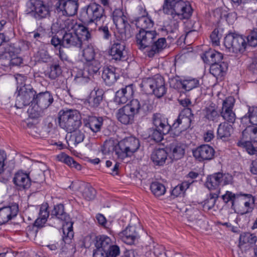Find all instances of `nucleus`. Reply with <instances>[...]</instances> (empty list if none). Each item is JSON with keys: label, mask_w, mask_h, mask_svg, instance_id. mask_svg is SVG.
<instances>
[{"label": "nucleus", "mask_w": 257, "mask_h": 257, "mask_svg": "<svg viewBox=\"0 0 257 257\" xmlns=\"http://www.w3.org/2000/svg\"><path fill=\"white\" fill-rule=\"evenodd\" d=\"M63 30L62 46L65 48L76 47L80 48L91 38L88 28L78 24L72 19L67 18L59 20L51 26L53 33Z\"/></svg>", "instance_id": "obj_1"}, {"label": "nucleus", "mask_w": 257, "mask_h": 257, "mask_svg": "<svg viewBox=\"0 0 257 257\" xmlns=\"http://www.w3.org/2000/svg\"><path fill=\"white\" fill-rule=\"evenodd\" d=\"M153 108L147 96L140 99H134L118 110L117 118L121 123L128 124L133 122L135 115H146Z\"/></svg>", "instance_id": "obj_2"}, {"label": "nucleus", "mask_w": 257, "mask_h": 257, "mask_svg": "<svg viewBox=\"0 0 257 257\" xmlns=\"http://www.w3.org/2000/svg\"><path fill=\"white\" fill-rule=\"evenodd\" d=\"M155 31L139 30L136 35V42L140 50L147 49L148 57H153L159 54L166 46L165 38H158Z\"/></svg>", "instance_id": "obj_3"}, {"label": "nucleus", "mask_w": 257, "mask_h": 257, "mask_svg": "<svg viewBox=\"0 0 257 257\" xmlns=\"http://www.w3.org/2000/svg\"><path fill=\"white\" fill-rule=\"evenodd\" d=\"M162 8L163 13L175 21L189 19L193 12L190 3L183 0H164Z\"/></svg>", "instance_id": "obj_4"}, {"label": "nucleus", "mask_w": 257, "mask_h": 257, "mask_svg": "<svg viewBox=\"0 0 257 257\" xmlns=\"http://www.w3.org/2000/svg\"><path fill=\"white\" fill-rule=\"evenodd\" d=\"M19 47L15 44H5L0 48V66L6 71H9L14 66H20L23 59L18 56Z\"/></svg>", "instance_id": "obj_5"}, {"label": "nucleus", "mask_w": 257, "mask_h": 257, "mask_svg": "<svg viewBox=\"0 0 257 257\" xmlns=\"http://www.w3.org/2000/svg\"><path fill=\"white\" fill-rule=\"evenodd\" d=\"M140 86L145 93L154 94L157 98L162 97L167 92L165 80L159 74L143 79Z\"/></svg>", "instance_id": "obj_6"}, {"label": "nucleus", "mask_w": 257, "mask_h": 257, "mask_svg": "<svg viewBox=\"0 0 257 257\" xmlns=\"http://www.w3.org/2000/svg\"><path fill=\"white\" fill-rule=\"evenodd\" d=\"M59 113V125L68 133L77 130L81 125V117L77 110L68 109Z\"/></svg>", "instance_id": "obj_7"}, {"label": "nucleus", "mask_w": 257, "mask_h": 257, "mask_svg": "<svg viewBox=\"0 0 257 257\" xmlns=\"http://www.w3.org/2000/svg\"><path fill=\"white\" fill-rule=\"evenodd\" d=\"M54 101L52 93L48 91L36 94L34 98V107L28 109L29 116L32 118L41 116V110L47 108Z\"/></svg>", "instance_id": "obj_8"}, {"label": "nucleus", "mask_w": 257, "mask_h": 257, "mask_svg": "<svg viewBox=\"0 0 257 257\" xmlns=\"http://www.w3.org/2000/svg\"><path fill=\"white\" fill-rule=\"evenodd\" d=\"M105 18L104 9L95 3H90L81 9L80 11V18L84 23H92Z\"/></svg>", "instance_id": "obj_9"}, {"label": "nucleus", "mask_w": 257, "mask_h": 257, "mask_svg": "<svg viewBox=\"0 0 257 257\" xmlns=\"http://www.w3.org/2000/svg\"><path fill=\"white\" fill-rule=\"evenodd\" d=\"M140 147L139 140L134 137H130L118 142L116 156L121 160L132 156Z\"/></svg>", "instance_id": "obj_10"}, {"label": "nucleus", "mask_w": 257, "mask_h": 257, "mask_svg": "<svg viewBox=\"0 0 257 257\" xmlns=\"http://www.w3.org/2000/svg\"><path fill=\"white\" fill-rule=\"evenodd\" d=\"M18 94L15 106L17 108H22L31 103L34 105L36 92L30 85H24L17 87Z\"/></svg>", "instance_id": "obj_11"}, {"label": "nucleus", "mask_w": 257, "mask_h": 257, "mask_svg": "<svg viewBox=\"0 0 257 257\" xmlns=\"http://www.w3.org/2000/svg\"><path fill=\"white\" fill-rule=\"evenodd\" d=\"M101 67V63L97 59L86 62L83 69L77 70L74 79L78 83L87 82L91 76L98 73H99Z\"/></svg>", "instance_id": "obj_12"}, {"label": "nucleus", "mask_w": 257, "mask_h": 257, "mask_svg": "<svg viewBox=\"0 0 257 257\" xmlns=\"http://www.w3.org/2000/svg\"><path fill=\"white\" fill-rule=\"evenodd\" d=\"M224 45L229 51L237 53L244 52L247 42L245 38L242 35L229 33L224 38Z\"/></svg>", "instance_id": "obj_13"}, {"label": "nucleus", "mask_w": 257, "mask_h": 257, "mask_svg": "<svg viewBox=\"0 0 257 257\" xmlns=\"http://www.w3.org/2000/svg\"><path fill=\"white\" fill-rule=\"evenodd\" d=\"M232 179L229 174L218 172L208 176L205 185L209 190H215V192H217V191H220V186L231 184Z\"/></svg>", "instance_id": "obj_14"}, {"label": "nucleus", "mask_w": 257, "mask_h": 257, "mask_svg": "<svg viewBox=\"0 0 257 257\" xmlns=\"http://www.w3.org/2000/svg\"><path fill=\"white\" fill-rule=\"evenodd\" d=\"M193 118L194 115L191 109L189 107L184 108L172 124V129L180 127L179 132L185 131L190 126Z\"/></svg>", "instance_id": "obj_15"}, {"label": "nucleus", "mask_w": 257, "mask_h": 257, "mask_svg": "<svg viewBox=\"0 0 257 257\" xmlns=\"http://www.w3.org/2000/svg\"><path fill=\"white\" fill-rule=\"evenodd\" d=\"M95 248L93 251V257H106V251L111 244V238L105 235H98L94 239Z\"/></svg>", "instance_id": "obj_16"}, {"label": "nucleus", "mask_w": 257, "mask_h": 257, "mask_svg": "<svg viewBox=\"0 0 257 257\" xmlns=\"http://www.w3.org/2000/svg\"><path fill=\"white\" fill-rule=\"evenodd\" d=\"M235 99L233 96H228L223 100L222 108L220 112V117L230 123H234L236 119V115L233 111Z\"/></svg>", "instance_id": "obj_17"}, {"label": "nucleus", "mask_w": 257, "mask_h": 257, "mask_svg": "<svg viewBox=\"0 0 257 257\" xmlns=\"http://www.w3.org/2000/svg\"><path fill=\"white\" fill-rule=\"evenodd\" d=\"M31 5L33 9L34 16L37 20L48 18L50 16L51 7L50 4L45 1L35 0Z\"/></svg>", "instance_id": "obj_18"}, {"label": "nucleus", "mask_w": 257, "mask_h": 257, "mask_svg": "<svg viewBox=\"0 0 257 257\" xmlns=\"http://www.w3.org/2000/svg\"><path fill=\"white\" fill-rule=\"evenodd\" d=\"M125 45L124 42L115 41L111 45L108 53L111 59L115 61H120L125 60L126 52Z\"/></svg>", "instance_id": "obj_19"}, {"label": "nucleus", "mask_w": 257, "mask_h": 257, "mask_svg": "<svg viewBox=\"0 0 257 257\" xmlns=\"http://www.w3.org/2000/svg\"><path fill=\"white\" fill-rule=\"evenodd\" d=\"M118 236L123 242L130 245L135 244L140 237L136 227L132 225H127L124 230L119 232Z\"/></svg>", "instance_id": "obj_20"}, {"label": "nucleus", "mask_w": 257, "mask_h": 257, "mask_svg": "<svg viewBox=\"0 0 257 257\" xmlns=\"http://www.w3.org/2000/svg\"><path fill=\"white\" fill-rule=\"evenodd\" d=\"M214 150L208 145H202L193 151L194 157L199 161L210 160L214 155Z\"/></svg>", "instance_id": "obj_21"}, {"label": "nucleus", "mask_w": 257, "mask_h": 257, "mask_svg": "<svg viewBox=\"0 0 257 257\" xmlns=\"http://www.w3.org/2000/svg\"><path fill=\"white\" fill-rule=\"evenodd\" d=\"M58 8L63 15L74 16L77 12L78 3L77 0H58Z\"/></svg>", "instance_id": "obj_22"}, {"label": "nucleus", "mask_w": 257, "mask_h": 257, "mask_svg": "<svg viewBox=\"0 0 257 257\" xmlns=\"http://www.w3.org/2000/svg\"><path fill=\"white\" fill-rule=\"evenodd\" d=\"M114 24L116 28L121 34L125 32V29L129 26L127 18L124 14L123 12L120 9H116L112 14Z\"/></svg>", "instance_id": "obj_23"}, {"label": "nucleus", "mask_w": 257, "mask_h": 257, "mask_svg": "<svg viewBox=\"0 0 257 257\" xmlns=\"http://www.w3.org/2000/svg\"><path fill=\"white\" fill-rule=\"evenodd\" d=\"M134 93L133 85H128L116 92L114 101L118 104L126 103L132 98Z\"/></svg>", "instance_id": "obj_24"}, {"label": "nucleus", "mask_w": 257, "mask_h": 257, "mask_svg": "<svg viewBox=\"0 0 257 257\" xmlns=\"http://www.w3.org/2000/svg\"><path fill=\"white\" fill-rule=\"evenodd\" d=\"M18 211V205L16 203L1 208L0 209V225L7 223L16 216Z\"/></svg>", "instance_id": "obj_25"}, {"label": "nucleus", "mask_w": 257, "mask_h": 257, "mask_svg": "<svg viewBox=\"0 0 257 257\" xmlns=\"http://www.w3.org/2000/svg\"><path fill=\"white\" fill-rule=\"evenodd\" d=\"M139 10L141 11L142 16L135 18L136 25L140 30H147L151 28L154 26V22L150 18L147 16V13L145 10L140 7Z\"/></svg>", "instance_id": "obj_26"}, {"label": "nucleus", "mask_w": 257, "mask_h": 257, "mask_svg": "<svg viewBox=\"0 0 257 257\" xmlns=\"http://www.w3.org/2000/svg\"><path fill=\"white\" fill-rule=\"evenodd\" d=\"M13 181L14 184L20 190L28 189L31 185V181L29 175L22 171H18L16 173Z\"/></svg>", "instance_id": "obj_27"}, {"label": "nucleus", "mask_w": 257, "mask_h": 257, "mask_svg": "<svg viewBox=\"0 0 257 257\" xmlns=\"http://www.w3.org/2000/svg\"><path fill=\"white\" fill-rule=\"evenodd\" d=\"M152 119L154 126L156 128H161L162 132H169L172 129V126L168 123L167 118L163 114L154 113Z\"/></svg>", "instance_id": "obj_28"}, {"label": "nucleus", "mask_w": 257, "mask_h": 257, "mask_svg": "<svg viewBox=\"0 0 257 257\" xmlns=\"http://www.w3.org/2000/svg\"><path fill=\"white\" fill-rule=\"evenodd\" d=\"M119 75L116 73V68L111 66H106L103 68L102 78L107 85L113 84L119 78Z\"/></svg>", "instance_id": "obj_29"}, {"label": "nucleus", "mask_w": 257, "mask_h": 257, "mask_svg": "<svg viewBox=\"0 0 257 257\" xmlns=\"http://www.w3.org/2000/svg\"><path fill=\"white\" fill-rule=\"evenodd\" d=\"M103 121L102 117L89 116L85 120L84 127L89 128L93 133H96L100 131Z\"/></svg>", "instance_id": "obj_30"}, {"label": "nucleus", "mask_w": 257, "mask_h": 257, "mask_svg": "<svg viewBox=\"0 0 257 257\" xmlns=\"http://www.w3.org/2000/svg\"><path fill=\"white\" fill-rule=\"evenodd\" d=\"M168 157V153L164 149L156 148L152 152L151 160L156 166L164 165Z\"/></svg>", "instance_id": "obj_31"}, {"label": "nucleus", "mask_w": 257, "mask_h": 257, "mask_svg": "<svg viewBox=\"0 0 257 257\" xmlns=\"http://www.w3.org/2000/svg\"><path fill=\"white\" fill-rule=\"evenodd\" d=\"M201 58L204 63L210 65L221 62L223 55L215 50L210 49L209 51H206L201 56Z\"/></svg>", "instance_id": "obj_32"}, {"label": "nucleus", "mask_w": 257, "mask_h": 257, "mask_svg": "<svg viewBox=\"0 0 257 257\" xmlns=\"http://www.w3.org/2000/svg\"><path fill=\"white\" fill-rule=\"evenodd\" d=\"M103 93L102 90L95 88L90 92L87 98L89 106L92 108L99 106L102 101Z\"/></svg>", "instance_id": "obj_33"}, {"label": "nucleus", "mask_w": 257, "mask_h": 257, "mask_svg": "<svg viewBox=\"0 0 257 257\" xmlns=\"http://www.w3.org/2000/svg\"><path fill=\"white\" fill-rule=\"evenodd\" d=\"M210 65V73L217 79L223 76L228 68L227 64L222 61Z\"/></svg>", "instance_id": "obj_34"}, {"label": "nucleus", "mask_w": 257, "mask_h": 257, "mask_svg": "<svg viewBox=\"0 0 257 257\" xmlns=\"http://www.w3.org/2000/svg\"><path fill=\"white\" fill-rule=\"evenodd\" d=\"M176 88H182L185 91H189L199 86V80L196 78L176 80Z\"/></svg>", "instance_id": "obj_35"}, {"label": "nucleus", "mask_w": 257, "mask_h": 257, "mask_svg": "<svg viewBox=\"0 0 257 257\" xmlns=\"http://www.w3.org/2000/svg\"><path fill=\"white\" fill-rule=\"evenodd\" d=\"M217 108V106L213 104L206 107L202 110L204 117L209 121L217 122L220 118V113Z\"/></svg>", "instance_id": "obj_36"}, {"label": "nucleus", "mask_w": 257, "mask_h": 257, "mask_svg": "<svg viewBox=\"0 0 257 257\" xmlns=\"http://www.w3.org/2000/svg\"><path fill=\"white\" fill-rule=\"evenodd\" d=\"M48 205L47 204H42L39 209V217L35 220L34 225L38 228L44 226L49 216V212L48 210Z\"/></svg>", "instance_id": "obj_37"}, {"label": "nucleus", "mask_w": 257, "mask_h": 257, "mask_svg": "<svg viewBox=\"0 0 257 257\" xmlns=\"http://www.w3.org/2000/svg\"><path fill=\"white\" fill-rule=\"evenodd\" d=\"M257 241V237L249 232H243L240 234L238 246L240 248L247 247L254 244Z\"/></svg>", "instance_id": "obj_38"}, {"label": "nucleus", "mask_w": 257, "mask_h": 257, "mask_svg": "<svg viewBox=\"0 0 257 257\" xmlns=\"http://www.w3.org/2000/svg\"><path fill=\"white\" fill-rule=\"evenodd\" d=\"M184 145L177 142L170 144V149L172 153V160H177L182 158L185 153Z\"/></svg>", "instance_id": "obj_39"}, {"label": "nucleus", "mask_w": 257, "mask_h": 257, "mask_svg": "<svg viewBox=\"0 0 257 257\" xmlns=\"http://www.w3.org/2000/svg\"><path fill=\"white\" fill-rule=\"evenodd\" d=\"M51 218H56L60 220L67 222L69 216L65 211L64 206L62 204L55 205L50 214Z\"/></svg>", "instance_id": "obj_40"}, {"label": "nucleus", "mask_w": 257, "mask_h": 257, "mask_svg": "<svg viewBox=\"0 0 257 257\" xmlns=\"http://www.w3.org/2000/svg\"><path fill=\"white\" fill-rule=\"evenodd\" d=\"M233 127L231 124L226 122L221 123L217 129V137L222 140H226L229 138L233 132Z\"/></svg>", "instance_id": "obj_41"}, {"label": "nucleus", "mask_w": 257, "mask_h": 257, "mask_svg": "<svg viewBox=\"0 0 257 257\" xmlns=\"http://www.w3.org/2000/svg\"><path fill=\"white\" fill-rule=\"evenodd\" d=\"M57 160L63 162L71 168H74L77 170H81V165L76 162L72 157L68 156L65 153H61L57 156Z\"/></svg>", "instance_id": "obj_42"}, {"label": "nucleus", "mask_w": 257, "mask_h": 257, "mask_svg": "<svg viewBox=\"0 0 257 257\" xmlns=\"http://www.w3.org/2000/svg\"><path fill=\"white\" fill-rule=\"evenodd\" d=\"M118 148V143H116L113 140H106L101 147V152L104 155L114 153L116 155V150Z\"/></svg>", "instance_id": "obj_43"}, {"label": "nucleus", "mask_w": 257, "mask_h": 257, "mask_svg": "<svg viewBox=\"0 0 257 257\" xmlns=\"http://www.w3.org/2000/svg\"><path fill=\"white\" fill-rule=\"evenodd\" d=\"M248 107V112L241 118L242 120L248 119L252 125H257V106Z\"/></svg>", "instance_id": "obj_44"}, {"label": "nucleus", "mask_w": 257, "mask_h": 257, "mask_svg": "<svg viewBox=\"0 0 257 257\" xmlns=\"http://www.w3.org/2000/svg\"><path fill=\"white\" fill-rule=\"evenodd\" d=\"M237 146L245 149L248 154L257 156L256 144H253L250 141L240 140L237 142Z\"/></svg>", "instance_id": "obj_45"}, {"label": "nucleus", "mask_w": 257, "mask_h": 257, "mask_svg": "<svg viewBox=\"0 0 257 257\" xmlns=\"http://www.w3.org/2000/svg\"><path fill=\"white\" fill-rule=\"evenodd\" d=\"M243 138H250L254 142H257V125L247 126L242 133Z\"/></svg>", "instance_id": "obj_46"}, {"label": "nucleus", "mask_w": 257, "mask_h": 257, "mask_svg": "<svg viewBox=\"0 0 257 257\" xmlns=\"http://www.w3.org/2000/svg\"><path fill=\"white\" fill-rule=\"evenodd\" d=\"M150 189L152 193L156 197L164 195L166 191L165 186L158 182H153L150 185Z\"/></svg>", "instance_id": "obj_47"}, {"label": "nucleus", "mask_w": 257, "mask_h": 257, "mask_svg": "<svg viewBox=\"0 0 257 257\" xmlns=\"http://www.w3.org/2000/svg\"><path fill=\"white\" fill-rule=\"evenodd\" d=\"M193 181H184L182 183L176 186L172 191V195L175 197H178L183 194L185 191L189 188L190 184Z\"/></svg>", "instance_id": "obj_48"}, {"label": "nucleus", "mask_w": 257, "mask_h": 257, "mask_svg": "<svg viewBox=\"0 0 257 257\" xmlns=\"http://www.w3.org/2000/svg\"><path fill=\"white\" fill-rule=\"evenodd\" d=\"M169 133V132H162L161 128L156 127L154 128H152L151 130L149 137L151 140H154L156 142L159 143L163 140L164 135H166Z\"/></svg>", "instance_id": "obj_49"}, {"label": "nucleus", "mask_w": 257, "mask_h": 257, "mask_svg": "<svg viewBox=\"0 0 257 257\" xmlns=\"http://www.w3.org/2000/svg\"><path fill=\"white\" fill-rule=\"evenodd\" d=\"M241 196V194H234L231 191H227L226 193L222 195L221 198L223 202L227 203L231 202L232 206H234L236 200H239Z\"/></svg>", "instance_id": "obj_50"}, {"label": "nucleus", "mask_w": 257, "mask_h": 257, "mask_svg": "<svg viewBox=\"0 0 257 257\" xmlns=\"http://www.w3.org/2000/svg\"><path fill=\"white\" fill-rule=\"evenodd\" d=\"M219 194V191H217V192L210 193L209 198L205 200L204 202V208L207 210L212 209L214 207Z\"/></svg>", "instance_id": "obj_51"}, {"label": "nucleus", "mask_w": 257, "mask_h": 257, "mask_svg": "<svg viewBox=\"0 0 257 257\" xmlns=\"http://www.w3.org/2000/svg\"><path fill=\"white\" fill-rule=\"evenodd\" d=\"M63 235L62 236L63 240L64 241L66 242L68 240L71 239L73 236V231L72 227V223L66 222V224L63 225Z\"/></svg>", "instance_id": "obj_52"}, {"label": "nucleus", "mask_w": 257, "mask_h": 257, "mask_svg": "<svg viewBox=\"0 0 257 257\" xmlns=\"http://www.w3.org/2000/svg\"><path fill=\"white\" fill-rule=\"evenodd\" d=\"M61 73V68L58 63H54L50 67L47 75L51 79H55Z\"/></svg>", "instance_id": "obj_53"}, {"label": "nucleus", "mask_w": 257, "mask_h": 257, "mask_svg": "<svg viewBox=\"0 0 257 257\" xmlns=\"http://www.w3.org/2000/svg\"><path fill=\"white\" fill-rule=\"evenodd\" d=\"M239 200L244 201V205L246 208L245 213H248L251 210L250 205L251 204L254 203V198L251 194H241V196Z\"/></svg>", "instance_id": "obj_54"}, {"label": "nucleus", "mask_w": 257, "mask_h": 257, "mask_svg": "<svg viewBox=\"0 0 257 257\" xmlns=\"http://www.w3.org/2000/svg\"><path fill=\"white\" fill-rule=\"evenodd\" d=\"M178 24L177 22H171L170 23L164 26L161 29L162 35H168L169 33H174L178 28Z\"/></svg>", "instance_id": "obj_55"}, {"label": "nucleus", "mask_w": 257, "mask_h": 257, "mask_svg": "<svg viewBox=\"0 0 257 257\" xmlns=\"http://www.w3.org/2000/svg\"><path fill=\"white\" fill-rule=\"evenodd\" d=\"M72 132L73 133L71 135V140L75 145H77L83 141L85 135L82 130H75Z\"/></svg>", "instance_id": "obj_56"}, {"label": "nucleus", "mask_w": 257, "mask_h": 257, "mask_svg": "<svg viewBox=\"0 0 257 257\" xmlns=\"http://www.w3.org/2000/svg\"><path fill=\"white\" fill-rule=\"evenodd\" d=\"M82 55L86 62L95 59V52L94 48L91 46H88L82 51Z\"/></svg>", "instance_id": "obj_57"}, {"label": "nucleus", "mask_w": 257, "mask_h": 257, "mask_svg": "<svg viewBox=\"0 0 257 257\" xmlns=\"http://www.w3.org/2000/svg\"><path fill=\"white\" fill-rule=\"evenodd\" d=\"M45 36V31L42 28H38L36 31L30 33L29 37L32 41L40 42Z\"/></svg>", "instance_id": "obj_58"}, {"label": "nucleus", "mask_w": 257, "mask_h": 257, "mask_svg": "<svg viewBox=\"0 0 257 257\" xmlns=\"http://www.w3.org/2000/svg\"><path fill=\"white\" fill-rule=\"evenodd\" d=\"M95 189L90 186L85 187L82 192L83 197L87 200L93 199L95 198Z\"/></svg>", "instance_id": "obj_59"}, {"label": "nucleus", "mask_w": 257, "mask_h": 257, "mask_svg": "<svg viewBox=\"0 0 257 257\" xmlns=\"http://www.w3.org/2000/svg\"><path fill=\"white\" fill-rule=\"evenodd\" d=\"M247 45L251 47L257 46V29L252 31L249 35L246 37Z\"/></svg>", "instance_id": "obj_60"}, {"label": "nucleus", "mask_w": 257, "mask_h": 257, "mask_svg": "<svg viewBox=\"0 0 257 257\" xmlns=\"http://www.w3.org/2000/svg\"><path fill=\"white\" fill-rule=\"evenodd\" d=\"M106 257H117L120 254L119 247L116 245H111L106 251Z\"/></svg>", "instance_id": "obj_61"}, {"label": "nucleus", "mask_w": 257, "mask_h": 257, "mask_svg": "<svg viewBox=\"0 0 257 257\" xmlns=\"http://www.w3.org/2000/svg\"><path fill=\"white\" fill-rule=\"evenodd\" d=\"M210 38L212 45L218 46L220 44V39L221 38V34H219V30L215 29L211 33Z\"/></svg>", "instance_id": "obj_62"}, {"label": "nucleus", "mask_w": 257, "mask_h": 257, "mask_svg": "<svg viewBox=\"0 0 257 257\" xmlns=\"http://www.w3.org/2000/svg\"><path fill=\"white\" fill-rule=\"evenodd\" d=\"M98 30L102 35L103 39L105 40H109L111 38V35L107 26H104L100 27Z\"/></svg>", "instance_id": "obj_63"}, {"label": "nucleus", "mask_w": 257, "mask_h": 257, "mask_svg": "<svg viewBox=\"0 0 257 257\" xmlns=\"http://www.w3.org/2000/svg\"><path fill=\"white\" fill-rule=\"evenodd\" d=\"M38 56L39 60L43 62H47L50 59V55L48 52L44 50H41L38 51Z\"/></svg>", "instance_id": "obj_64"}]
</instances>
